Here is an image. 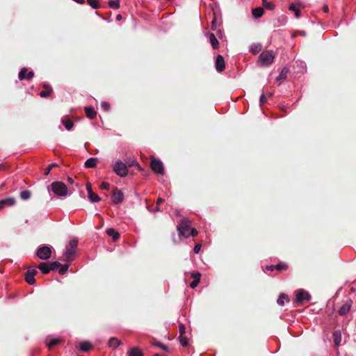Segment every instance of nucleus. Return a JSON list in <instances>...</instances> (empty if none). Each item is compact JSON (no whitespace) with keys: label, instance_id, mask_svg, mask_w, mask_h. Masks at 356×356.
I'll list each match as a JSON object with an SVG mask.
<instances>
[{"label":"nucleus","instance_id":"f257e3e1","mask_svg":"<svg viewBox=\"0 0 356 356\" xmlns=\"http://www.w3.org/2000/svg\"><path fill=\"white\" fill-rule=\"evenodd\" d=\"M78 241L75 238L72 239L69 241L68 244L65 247V250L63 252V261L67 263H71L73 260V257L76 254V250L77 248Z\"/></svg>","mask_w":356,"mask_h":356},{"label":"nucleus","instance_id":"f03ea898","mask_svg":"<svg viewBox=\"0 0 356 356\" xmlns=\"http://www.w3.org/2000/svg\"><path fill=\"white\" fill-rule=\"evenodd\" d=\"M51 191L59 197H65L67 195L68 189L62 181H54L51 184Z\"/></svg>","mask_w":356,"mask_h":356},{"label":"nucleus","instance_id":"7ed1b4c3","mask_svg":"<svg viewBox=\"0 0 356 356\" xmlns=\"http://www.w3.org/2000/svg\"><path fill=\"white\" fill-rule=\"evenodd\" d=\"M275 58L274 53L273 51H263L259 57V63L262 66L270 65Z\"/></svg>","mask_w":356,"mask_h":356},{"label":"nucleus","instance_id":"20e7f679","mask_svg":"<svg viewBox=\"0 0 356 356\" xmlns=\"http://www.w3.org/2000/svg\"><path fill=\"white\" fill-rule=\"evenodd\" d=\"M177 231L179 236H182L185 238L190 236L189 232L191 229L190 222L186 219H183L177 225Z\"/></svg>","mask_w":356,"mask_h":356},{"label":"nucleus","instance_id":"39448f33","mask_svg":"<svg viewBox=\"0 0 356 356\" xmlns=\"http://www.w3.org/2000/svg\"><path fill=\"white\" fill-rule=\"evenodd\" d=\"M295 295L297 305H302L305 302H309L312 298L309 292L302 289L296 291Z\"/></svg>","mask_w":356,"mask_h":356},{"label":"nucleus","instance_id":"423d86ee","mask_svg":"<svg viewBox=\"0 0 356 356\" xmlns=\"http://www.w3.org/2000/svg\"><path fill=\"white\" fill-rule=\"evenodd\" d=\"M51 246L43 245L40 246L36 252L37 256L42 260H47L51 256Z\"/></svg>","mask_w":356,"mask_h":356},{"label":"nucleus","instance_id":"0eeeda50","mask_svg":"<svg viewBox=\"0 0 356 356\" xmlns=\"http://www.w3.org/2000/svg\"><path fill=\"white\" fill-rule=\"evenodd\" d=\"M113 171L120 177H124L128 173V169L127 165L122 161H117L113 167Z\"/></svg>","mask_w":356,"mask_h":356},{"label":"nucleus","instance_id":"6e6552de","mask_svg":"<svg viewBox=\"0 0 356 356\" xmlns=\"http://www.w3.org/2000/svg\"><path fill=\"white\" fill-rule=\"evenodd\" d=\"M150 165H151L152 170L154 172H155L156 173L161 174V175L163 173L164 169H163V163L160 160L152 157L151 159Z\"/></svg>","mask_w":356,"mask_h":356},{"label":"nucleus","instance_id":"1a4fd4ad","mask_svg":"<svg viewBox=\"0 0 356 356\" xmlns=\"http://www.w3.org/2000/svg\"><path fill=\"white\" fill-rule=\"evenodd\" d=\"M352 305L353 301L351 300H347L339 308L338 311L339 314L341 316H346L350 312Z\"/></svg>","mask_w":356,"mask_h":356},{"label":"nucleus","instance_id":"9d476101","mask_svg":"<svg viewBox=\"0 0 356 356\" xmlns=\"http://www.w3.org/2000/svg\"><path fill=\"white\" fill-rule=\"evenodd\" d=\"M37 270L34 268H29L25 273V280L26 282L32 285L35 282V280L34 278L35 275L37 273Z\"/></svg>","mask_w":356,"mask_h":356},{"label":"nucleus","instance_id":"9b49d317","mask_svg":"<svg viewBox=\"0 0 356 356\" xmlns=\"http://www.w3.org/2000/svg\"><path fill=\"white\" fill-rule=\"evenodd\" d=\"M124 200V194L118 188H115V190L113 191V195H112V201L115 204H119L122 202Z\"/></svg>","mask_w":356,"mask_h":356},{"label":"nucleus","instance_id":"f8f14e48","mask_svg":"<svg viewBox=\"0 0 356 356\" xmlns=\"http://www.w3.org/2000/svg\"><path fill=\"white\" fill-rule=\"evenodd\" d=\"M62 340L59 337H56L53 339H49V337L46 338L44 343L49 349H52L57 345L61 343Z\"/></svg>","mask_w":356,"mask_h":356},{"label":"nucleus","instance_id":"ddd939ff","mask_svg":"<svg viewBox=\"0 0 356 356\" xmlns=\"http://www.w3.org/2000/svg\"><path fill=\"white\" fill-rule=\"evenodd\" d=\"M225 65L224 58L221 55H218L216 59V69L218 72H221L225 70Z\"/></svg>","mask_w":356,"mask_h":356},{"label":"nucleus","instance_id":"4468645a","mask_svg":"<svg viewBox=\"0 0 356 356\" xmlns=\"http://www.w3.org/2000/svg\"><path fill=\"white\" fill-rule=\"evenodd\" d=\"M15 204V200L14 197H7L0 200V209L5 208L6 207L13 206Z\"/></svg>","mask_w":356,"mask_h":356},{"label":"nucleus","instance_id":"2eb2a0df","mask_svg":"<svg viewBox=\"0 0 356 356\" xmlns=\"http://www.w3.org/2000/svg\"><path fill=\"white\" fill-rule=\"evenodd\" d=\"M191 277L193 278V281L190 284V286L192 289H195L200 283V278H201V274L198 272H193L191 274Z\"/></svg>","mask_w":356,"mask_h":356},{"label":"nucleus","instance_id":"dca6fc26","mask_svg":"<svg viewBox=\"0 0 356 356\" xmlns=\"http://www.w3.org/2000/svg\"><path fill=\"white\" fill-rule=\"evenodd\" d=\"M126 356H144V354L139 348L132 347L127 350Z\"/></svg>","mask_w":356,"mask_h":356},{"label":"nucleus","instance_id":"f3484780","mask_svg":"<svg viewBox=\"0 0 356 356\" xmlns=\"http://www.w3.org/2000/svg\"><path fill=\"white\" fill-rule=\"evenodd\" d=\"M92 348V345L88 341H83L79 342V350L81 352H88Z\"/></svg>","mask_w":356,"mask_h":356},{"label":"nucleus","instance_id":"a211bd4d","mask_svg":"<svg viewBox=\"0 0 356 356\" xmlns=\"http://www.w3.org/2000/svg\"><path fill=\"white\" fill-rule=\"evenodd\" d=\"M38 268L44 274H47L51 271V266L49 262H42L39 264Z\"/></svg>","mask_w":356,"mask_h":356},{"label":"nucleus","instance_id":"6ab92c4d","mask_svg":"<svg viewBox=\"0 0 356 356\" xmlns=\"http://www.w3.org/2000/svg\"><path fill=\"white\" fill-rule=\"evenodd\" d=\"M121 343V341L118 338L111 337L108 341V346L111 348H117Z\"/></svg>","mask_w":356,"mask_h":356},{"label":"nucleus","instance_id":"aec40b11","mask_svg":"<svg viewBox=\"0 0 356 356\" xmlns=\"http://www.w3.org/2000/svg\"><path fill=\"white\" fill-rule=\"evenodd\" d=\"M209 42L213 49L218 48L219 42L213 33H209Z\"/></svg>","mask_w":356,"mask_h":356},{"label":"nucleus","instance_id":"412c9836","mask_svg":"<svg viewBox=\"0 0 356 356\" xmlns=\"http://www.w3.org/2000/svg\"><path fill=\"white\" fill-rule=\"evenodd\" d=\"M43 88H44V90L41 91L40 92V96L41 97H47L50 95L51 91H52V89L51 88L47 83H44L43 84Z\"/></svg>","mask_w":356,"mask_h":356},{"label":"nucleus","instance_id":"4be33fe9","mask_svg":"<svg viewBox=\"0 0 356 356\" xmlns=\"http://www.w3.org/2000/svg\"><path fill=\"white\" fill-rule=\"evenodd\" d=\"M85 112L86 116L90 119H93L97 115L95 110L92 106L85 107Z\"/></svg>","mask_w":356,"mask_h":356},{"label":"nucleus","instance_id":"5701e85b","mask_svg":"<svg viewBox=\"0 0 356 356\" xmlns=\"http://www.w3.org/2000/svg\"><path fill=\"white\" fill-rule=\"evenodd\" d=\"M106 234L111 236L114 241H116L120 238V234L113 228L107 229Z\"/></svg>","mask_w":356,"mask_h":356},{"label":"nucleus","instance_id":"b1692460","mask_svg":"<svg viewBox=\"0 0 356 356\" xmlns=\"http://www.w3.org/2000/svg\"><path fill=\"white\" fill-rule=\"evenodd\" d=\"M98 159L97 158H90L85 162V166L88 168H94L96 166Z\"/></svg>","mask_w":356,"mask_h":356},{"label":"nucleus","instance_id":"393cba45","mask_svg":"<svg viewBox=\"0 0 356 356\" xmlns=\"http://www.w3.org/2000/svg\"><path fill=\"white\" fill-rule=\"evenodd\" d=\"M179 341L182 346L186 347L189 344V338L187 335H179Z\"/></svg>","mask_w":356,"mask_h":356},{"label":"nucleus","instance_id":"a878e982","mask_svg":"<svg viewBox=\"0 0 356 356\" xmlns=\"http://www.w3.org/2000/svg\"><path fill=\"white\" fill-rule=\"evenodd\" d=\"M288 73H289L288 68L284 67L282 69V70L281 71V72L280 73L279 76H277L276 81H279L286 79Z\"/></svg>","mask_w":356,"mask_h":356},{"label":"nucleus","instance_id":"bb28decb","mask_svg":"<svg viewBox=\"0 0 356 356\" xmlns=\"http://www.w3.org/2000/svg\"><path fill=\"white\" fill-rule=\"evenodd\" d=\"M252 13L255 18H259L264 14V9L261 7L254 8L252 9Z\"/></svg>","mask_w":356,"mask_h":356},{"label":"nucleus","instance_id":"cd10ccee","mask_svg":"<svg viewBox=\"0 0 356 356\" xmlns=\"http://www.w3.org/2000/svg\"><path fill=\"white\" fill-rule=\"evenodd\" d=\"M261 49L260 44H252L250 47V51L253 54H257Z\"/></svg>","mask_w":356,"mask_h":356},{"label":"nucleus","instance_id":"c85d7f7f","mask_svg":"<svg viewBox=\"0 0 356 356\" xmlns=\"http://www.w3.org/2000/svg\"><path fill=\"white\" fill-rule=\"evenodd\" d=\"M284 300L289 301V297L285 293H281L277 300V303L280 306H284Z\"/></svg>","mask_w":356,"mask_h":356},{"label":"nucleus","instance_id":"c756f323","mask_svg":"<svg viewBox=\"0 0 356 356\" xmlns=\"http://www.w3.org/2000/svg\"><path fill=\"white\" fill-rule=\"evenodd\" d=\"M63 124L65 126V129L68 131L71 130L73 127V122L70 119H63L62 120Z\"/></svg>","mask_w":356,"mask_h":356},{"label":"nucleus","instance_id":"7c9ffc66","mask_svg":"<svg viewBox=\"0 0 356 356\" xmlns=\"http://www.w3.org/2000/svg\"><path fill=\"white\" fill-rule=\"evenodd\" d=\"M289 10H291V11H293L295 13V16H296V18H300V10L296 7L294 3H291L289 6Z\"/></svg>","mask_w":356,"mask_h":356},{"label":"nucleus","instance_id":"2f4dec72","mask_svg":"<svg viewBox=\"0 0 356 356\" xmlns=\"http://www.w3.org/2000/svg\"><path fill=\"white\" fill-rule=\"evenodd\" d=\"M31 196V193L28 190H24L20 192V197L23 200H29Z\"/></svg>","mask_w":356,"mask_h":356},{"label":"nucleus","instance_id":"473e14b6","mask_svg":"<svg viewBox=\"0 0 356 356\" xmlns=\"http://www.w3.org/2000/svg\"><path fill=\"white\" fill-rule=\"evenodd\" d=\"M88 197L92 202H97L100 201V197L98 195L94 193L93 192L89 191Z\"/></svg>","mask_w":356,"mask_h":356},{"label":"nucleus","instance_id":"72a5a7b5","mask_svg":"<svg viewBox=\"0 0 356 356\" xmlns=\"http://www.w3.org/2000/svg\"><path fill=\"white\" fill-rule=\"evenodd\" d=\"M262 4L268 10H272L275 8V4L273 2H268L267 0H262Z\"/></svg>","mask_w":356,"mask_h":356},{"label":"nucleus","instance_id":"f704fd0d","mask_svg":"<svg viewBox=\"0 0 356 356\" xmlns=\"http://www.w3.org/2000/svg\"><path fill=\"white\" fill-rule=\"evenodd\" d=\"M108 5L113 9H118L120 7L119 0H110Z\"/></svg>","mask_w":356,"mask_h":356},{"label":"nucleus","instance_id":"c9c22d12","mask_svg":"<svg viewBox=\"0 0 356 356\" xmlns=\"http://www.w3.org/2000/svg\"><path fill=\"white\" fill-rule=\"evenodd\" d=\"M88 3L95 9H97L99 7V0H87Z\"/></svg>","mask_w":356,"mask_h":356},{"label":"nucleus","instance_id":"e433bc0d","mask_svg":"<svg viewBox=\"0 0 356 356\" xmlns=\"http://www.w3.org/2000/svg\"><path fill=\"white\" fill-rule=\"evenodd\" d=\"M70 264V263H68L67 264L63 266L61 265V266H60V268L58 270V273L60 275H64L68 270Z\"/></svg>","mask_w":356,"mask_h":356},{"label":"nucleus","instance_id":"4c0bfd02","mask_svg":"<svg viewBox=\"0 0 356 356\" xmlns=\"http://www.w3.org/2000/svg\"><path fill=\"white\" fill-rule=\"evenodd\" d=\"M154 346H158V347H159V348H161L163 350H164V351H165V352H167V353L170 352V349H169V348H168L167 346L164 345L163 343H161V342L156 341V342H155V343H154Z\"/></svg>","mask_w":356,"mask_h":356},{"label":"nucleus","instance_id":"58836bf2","mask_svg":"<svg viewBox=\"0 0 356 356\" xmlns=\"http://www.w3.org/2000/svg\"><path fill=\"white\" fill-rule=\"evenodd\" d=\"M27 72V69L26 67H24L21 69V70L19 72L18 77L19 80H23L26 79V73Z\"/></svg>","mask_w":356,"mask_h":356},{"label":"nucleus","instance_id":"ea45409f","mask_svg":"<svg viewBox=\"0 0 356 356\" xmlns=\"http://www.w3.org/2000/svg\"><path fill=\"white\" fill-rule=\"evenodd\" d=\"M50 264V266H51V270H56L57 268H58L60 266H61V264L60 263H59L58 261H54V262H49Z\"/></svg>","mask_w":356,"mask_h":356},{"label":"nucleus","instance_id":"a19ab883","mask_svg":"<svg viewBox=\"0 0 356 356\" xmlns=\"http://www.w3.org/2000/svg\"><path fill=\"white\" fill-rule=\"evenodd\" d=\"M341 341V335H334V343L336 346H339Z\"/></svg>","mask_w":356,"mask_h":356},{"label":"nucleus","instance_id":"79ce46f5","mask_svg":"<svg viewBox=\"0 0 356 356\" xmlns=\"http://www.w3.org/2000/svg\"><path fill=\"white\" fill-rule=\"evenodd\" d=\"M287 268V266L284 264H278L275 265V270H286Z\"/></svg>","mask_w":356,"mask_h":356},{"label":"nucleus","instance_id":"37998d69","mask_svg":"<svg viewBox=\"0 0 356 356\" xmlns=\"http://www.w3.org/2000/svg\"><path fill=\"white\" fill-rule=\"evenodd\" d=\"M101 107L102 108V109L107 111L110 108V105L107 102H102L101 104Z\"/></svg>","mask_w":356,"mask_h":356},{"label":"nucleus","instance_id":"c03bdc74","mask_svg":"<svg viewBox=\"0 0 356 356\" xmlns=\"http://www.w3.org/2000/svg\"><path fill=\"white\" fill-rule=\"evenodd\" d=\"M211 28L213 31H216L217 29V22H216V18L215 16L213 17V19L211 22Z\"/></svg>","mask_w":356,"mask_h":356},{"label":"nucleus","instance_id":"a18cd8bd","mask_svg":"<svg viewBox=\"0 0 356 356\" xmlns=\"http://www.w3.org/2000/svg\"><path fill=\"white\" fill-rule=\"evenodd\" d=\"M101 188L108 191L110 189V184L108 182H103L101 184Z\"/></svg>","mask_w":356,"mask_h":356},{"label":"nucleus","instance_id":"49530a36","mask_svg":"<svg viewBox=\"0 0 356 356\" xmlns=\"http://www.w3.org/2000/svg\"><path fill=\"white\" fill-rule=\"evenodd\" d=\"M201 244L200 243H197L195 245L194 248H193V252L195 254H198L201 250Z\"/></svg>","mask_w":356,"mask_h":356},{"label":"nucleus","instance_id":"de8ad7c7","mask_svg":"<svg viewBox=\"0 0 356 356\" xmlns=\"http://www.w3.org/2000/svg\"><path fill=\"white\" fill-rule=\"evenodd\" d=\"M266 102V95L264 93H262L260 95V97H259V102H260L261 104H263Z\"/></svg>","mask_w":356,"mask_h":356},{"label":"nucleus","instance_id":"09e8293b","mask_svg":"<svg viewBox=\"0 0 356 356\" xmlns=\"http://www.w3.org/2000/svg\"><path fill=\"white\" fill-rule=\"evenodd\" d=\"M34 76V72L33 71H30L26 75V79L27 80L31 79Z\"/></svg>","mask_w":356,"mask_h":356},{"label":"nucleus","instance_id":"8fccbe9b","mask_svg":"<svg viewBox=\"0 0 356 356\" xmlns=\"http://www.w3.org/2000/svg\"><path fill=\"white\" fill-rule=\"evenodd\" d=\"M179 334H185V326L183 324L179 325Z\"/></svg>","mask_w":356,"mask_h":356},{"label":"nucleus","instance_id":"3c124183","mask_svg":"<svg viewBox=\"0 0 356 356\" xmlns=\"http://www.w3.org/2000/svg\"><path fill=\"white\" fill-rule=\"evenodd\" d=\"M190 236H195L197 234V231L195 228H191L189 232Z\"/></svg>","mask_w":356,"mask_h":356},{"label":"nucleus","instance_id":"603ef678","mask_svg":"<svg viewBox=\"0 0 356 356\" xmlns=\"http://www.w3.org/2000/svg\"><path fill=\"white\" fill-rule=\"evenodd\" d=\"M163 201V200L161 197H159L158 200H157V206L155 209V211H159V204H161L162 202Z\"/></svg>","mask_w":356,"mask_h":356},{"label":"nucleus","instance_id":"864d4df0","mask_svg":"<svg viewBox=\"0 0 356 356\" xmlns=\"http://www.w3.org/2000/svg\"><path fill=\"white\" fill-rule=\"evenodd\" d=\"M266 268L267 270H275V265H271V266H266Z\"/></svg>","mask_w":356,"mask_h":356},{"label":"nucleus","instance_id":"5fc2aeb1","mask_svg":"<svg viewBox=\"0 0 356 356\" xmlns=\"http://www.w3.org/2000/svg\"><path fill=\"white\" fill-rule=\"evenodd\" d=\"M51 170V167H47L46 169H45V172H44V175H49V173L50 172V171Z\"/></svg>","mask_w":356,"mask_h":356},{"label":"nucleus","instance_id":"6e6d98bb","mask_svg":"<svg viewBox=\"0 0 356 356\" xmlns=\"http://www.w3.org/2000/svg\"><path fill=\"white\" fill-rule=\"evenodd\" d=\"M323 10L325 13H328L329 12V8H328V6L327 5H324L323 7Z\"/></svg>","mask_w":356,"mask_h":356},{"label":"nucleus","instance_id":"4d7b16f0","mask_svg":"<svg viewBox=\"0 0 356 356\" xmlns=\"http://www.w3.org/2000/svg\"><path fill=\"white\" fill-rule=\"evenodd\" d=\"M86 189H87V191H88V194H89V191L92 192V187H91L90 184H87Z\"/></svg>","mask_w":356,"mask_h":356},{"label":"nucleus","instance_id":"13d9d810","mask_svg":"<svg viewBox=\"0 0 356 356\" xmlns=\"http://www.w3.org/2000/svg\"><path fill=\"white\" fill-rule=\"evenodd\" d=\"M116 19H117L118 21L121 20V19H122V15H118L116 16Z\"/></svg>","mask_w":356,"mask_h":356},{"label":"nucleus","instance_id":"bf43d9fd","mask_svg":"<svg viewBox=\"0 0 356 356\" xmlns=\"http://www.w3.org/2000/svg\"><path fill=\"white\" fill-rule=\"evenodd\" d=\"M57 165L56 163H51L49 165V167H51V169L52 170L53 168L56 167Z\"/></svg>","mask_w":356,"mask_h":356},{"label":"nucleus","instance_id":"052dcab7","mask_svg":"<svg viewBox=\"0 0 356 356\" xmlns=\"http://www.w3.org/2000/svg\"><path fill=\"white\" fill-rule=\"evenodd\" d=\"M299 33H300V34L302 36H305V35H306V33H305V31H300Z\"/></svg>","mask_w":356,"mask_h":356},{"label":"nucleus","instance_id":"680f3d73","mask_svg":"<svg viewBox=\"0 0 356 356\" xmlns=\"http://www.w3.org/2000/svg\"><path fill=\"white\" fill-rule=\"evenodd\" d=\"M67 180H68V181H69V182H70V183H72V182H73L72 179V178H70V177H68V179H67Z\"/></svg>","mask_w":356,"mask_h":356},{"label":"nucleus","instance_id":"e2e57ef3","mask_svg":"<svg viewBox=\"0 0 356 356\" xmlns=\"http://www.w3.org/2000/svg\"><path fill=\"white\" fill-rule=\"evenodd\" d=\"M154 356H163V355L161 354H159V353H156L154 355Z\"/></svg>","mask_w":356,"mask_h":356},{"label":"nucleus","instance_id":"0e129e2a","mask_svg":"<svg viewBox=\"0 0 356 356\" xmlns=\"http://www.w3.org/2000/svg\"><path fill=\"white\" fill-rule=\"evenodd\" d=\"M3 164H0V169H3Z\"/></svg>","mask_w":356,"mask_h":356},{"label":"nucleus","instance_id":"69168bd1","mask_svg":"<svg viewBox=\"0 0 356 356\" xmlns=\"http://www.w3.org/2000/svg\"><path fill=\"white\" fill-rule=\"evenodd\" d=\"M268 95V97H271L273 95V94L271 92H270Z\"/></svg>","mask_w":356,"mask_h":356}]
</instances>
